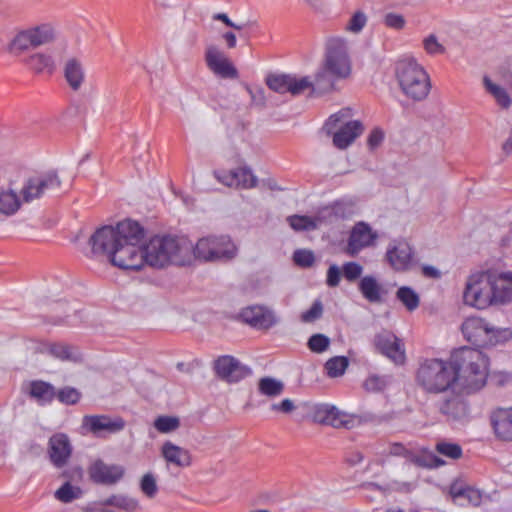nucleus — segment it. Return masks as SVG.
I'll return each instance as SVG.
<instances>
[{
    "mask_svg": "<svg viewBox=\"0 0 512 512\" xmlns=\"http://www.w3.org/2000/svg\"><path fill=\"white\" fill-rule=\"evenodd\" d=\"M89 244L94 255L107 256L119 269L145 268L144 230L137 222L126 220L116 227H103L91 236Z\"/></svg>",
    "mask_w": 512,
    "mask_h": 512,
    "instance_id": "nucleus-1",
    "label": "nucleus"
},
{
    "mask_svg": "<svg viewBox=\"0 0 512 512\" xmlns=\"http://www.w3.org/2000/svg\"><path fill=\"white\" fill-rule=\"evenodd\" d=\"M462 299L466 306L485 310L512 301V288L505 284L502 272L478 270L468 276Z\"/></svg>",
    "mask_w": 512,
    "mask_h": 512,
    "instance_id": "nucleus-2",
    "label": "nucleus"
},
{
    "mask_svg": "<svg viewBox=\"0 0 512 512\" xmlns=\"http://www.w3.org/2000/svg\"><path fill=\"white\" fill-rule=\"evenodd\" d=\"M145 267L165 268L171 265H190L187 240L155 236L144 240Z\"/></svg>",
    "mask_w": 512,
    "mask_h": 512,
    "instance_id": "nucleus-3",
    "label": "nucleus"
},
{
    "mask_svg": "<svg viewBox=\"0 0 512 512\" xmlns=\"http://www.w3.org/2000/svg\"><path fill=\"white\" fill-rule=\"evenodd\" d=\"M352 43L349 39L336 36L326 42L322 70L316 73L315 82L321 84L326 77L332 81L347 80L353 73L351 56Z\"/></svg>",
    "mask_w": 512,
    "mask_h": 512,
    "instance_id": "nucleus-4",
    "label": "nucleus"
},
{
    "mask_svg": "<svg viewBox=\"0 0 512 512\" xmlns=\"http://www.w3.org/2000/svg\"><path fill=\"white\" fill-rule=\"evenodd\" d=\"M395 78L401 92L413 101L424 100L430 93V76L414 58L400 59L396 63Z\"/></svg>",
    "mask_w": 512,
    "mask_h": 512,
    "instance_id": "nucleus-5",
    "label": "nucleus"
},
{
    "mask_svg": "<svg viewBox=\"0 0 512 512\" xmlns=\"http://www.w3.org/2000/svg\"><path fill=\"white\" fill-rule=\"evenodd\" d=\"M458 381L470 390L481 389L487 381L489 358L478 349L464 348L455 356Z\"/></svg>",
    "mask_w": 512,
    "mask_h": 512,
    "instance_id": "nucleus-6",
    "label": "nucleus"
},
{
    "mask_svg": "<svg viewBox=\"0 0 512 512\" xmlns=\"http://www.w3.org/2000/svg\"><path fill=\"white\" fill-rule=\"evenodd\" d=\"M416 383L428 393H441L454 387L458 381L455 364L440 359H427L416 371Z\"/></svg>",
    "mask_w": 512,
    "mask_h": 512,
    "instance_id": "nucleus-7",
    "label": "nucleus"
},
{
    "mask_svg": "<svg viewBox=\"0 0 512 512\" xmlns=\"http://www.w3.org/2000/svg\"><path fill=\"white\" fill-rule=\"evenodd\" d=\"M190 265L194 262H219L233 259L238 252L235 243L228 236H204L192 244L187 240Z\"/></svg>",
    "mask_w": 512,
    "mask_h": 512,
    "instance_id": "nucleus-8",
    "label": "nucleus"
},
{
    "mask_svg": "<svg viewBox=\"0 0 512 512\" xmlns=\"http://www.w3.org/2000/svg\"><path fill=\"white\" fill-rule=\"evenodd\" d=\"M351 117L352 110L345 108L331 115L326 123L328 130L333 133V144L339 149L350 146L363 132L361 122Z\"/></svg>",
    "mask_w": 512,
    "mask_h": 512,
    "instance_id": "nucleus-9",
    "label": "nucleus"
},
{
    "mask_svg": "<svg viewBox=\"0 0 512 512\" xmlns=\"http://www.w3.org/2000/svg\"><path fill=\"white\" fill-rule=\"evenodd\" d=\"M310 417L313 421L330 425L335 428H351L359 422V418L340 410L329 403H318L310 408Z\"/></svg>",
    "mask_w": 512,
    "mask_h": 512,
    "instance_id": "nucleus-10",
    "label": "nucleus"
},
{
    "mask_svg": "<svg viewBox=\"0 0 512 512\" xmlns=\"http://www.w3.org/2000/svg\"><path fill=\"white\" fill-rule=\"evenodd\" d=\"M61 180L54 170L36 172L24 182L21 195L24 202H31L40 198L46 191L59 188Z\"/></svg>",
    "mask_w": 512,
    "mask_h": 512,
    "instance_id": "nucleus-11",
    "label": "nucleus"
},
{
    "mask_svg": "<svg viewBox=\"0 0 512 512\" xmlns=\"http://www.w3.org/2000/svg\"><path fill=\"white\" fill-rule=\"evenodd\" d=\"M377 239V232L369 224L358 222L350 231L345 251L348 255L355 256L363 249L373 246Z\"/></svg>",
    "mask_w": 512,
    "mask_h": 512,
    "instance_id": "nucleus-12",
    "label": "nucleus"
},
{
    "mask_svg": "<svg viewBox=\"0 0 512 512\" xmlns=\"http://www.w3.org/2000/svg\"><path fill=\"white\" fill-rule=\"evenodd\" d=\"M88 475L97 484L114 485L123 479L125 468L119 464H108L97 459L89 465Z\"/></svg>",
    "mask_w": 512,
    "mask_h": 512,
    "instance_id": "nucleus-13",
    "label": "nucleus"
},
{
    "mask_svg": "<svg viewBox=\"0 0 512 512\" xmlns=\"http://www.w3.org/2000/svg\"><path fill=\"white\" fill-rule=\"evenodd\" d=\"M376 349L397 365H403L406 361V353L403 342L391 332H381L374 340Z\"/></svg>",
    "mask_w": 512,
    "mask_h": 512,
    "instance_id": "nucleus-14",
    "label": "nucleus"
},
{
    "mask_svg": "<svg viewBox=\"0 0 512 512\" xmlns=\"http://www.w3.org/2000/svg\"><path fill=\"white\" fill-rule=\"evenodd\" d=\"M205 63L210 71L222 78L235 79L238 77V71L217 46L211 45L205 50Z\"/></svg>",
    "mask_w": 512,
    "mask_h": 512,
    "instance_id": "nucleus-15",
    "label": "nucleus"
},
{
    "mask_svg": "<svg viewBox=\"0 0 512 512\" xmlns=\"http://www.w3.org/2000/svg\"><path fill=\"white\" fill-rule=\"evenodd\" d=\"M386 259L390 266L399 272L408 271L414 265L412 247L405 240L392 242L386 251Z\"/></svg>",
    "mask_w": 512,
    "mask_h": 512,
    "instance_id": "nucleus-16",
    "label": "nucleus"
},
{
    "mask_svg": "<svg viewBox=\"0 0 512 512\" xmlns=\"http://www.w3.org/2000/svg\"><path fill=\"white\" fill-rule=\"evenodd\" d=\"M47 451L49 459L55 467H64L72 455V445L68 436L63 433L54 434L49 439Z\"/></svg>",
    "mask_w": 512,
    "mask_h": 512,
    "instance_id": "nucleus-17",
    "label": "nucleus"
},
{
    "mask_svg": "<svg viewBox=\"0 0 512 512\" xmlns=\"http://www.w3.org/2000/svg\"><path fill=\"white\" fill-rule=\"evenodd\" d=\"M62 73L67 85L73 91H79L86 82V68L80 57L66 58Z\"/></svg>",
    "mask_w": 512,
    "mask_h": 512,
    "instance_id": "nucleus-18",
    "label": "nucleus"
},
{
    "mask_svg": "<svg viewBox=\"0 0 512 512\" xmlns=\"http://www.w3.org/2000/svg\"><path fill=\"white\" fill-rule=\"evenodd\" d=\"M216 374L227 382H238L245 378L250 370L241 365L235 358L231 356H222L215 362Z\"/></svg>",
    "mask_w": 512,
    "mask_h": 512,
    "instance_id": "nucleus-19",
    "label": "nucleus"
},
{
    "mask_svg": "<svg viewBox=\"0 0 512 512\" xmlns=\"http://www.w3.org/2000/svg\"><path fill=\"white\" fill-rule=\"evenodd\" d=\"M488 321L485 318L472 316L466 318L461 325V332L464 339L478 347L484 345L486 333L488 332Z\"/></svg>",
    "mask_w": 512,
    "mask_h": 512,
    "instance_id": "nucleus-20",
    "label": "nucleus"
},
{
    "mask_svg": "<svg viewBox=\"0 0 512 512\" xmlns=\"http://www.w3.org/2000/svg\"><path fill=\"white\" fill-rule=\"evenodd\" d=\"M241 317L258 329H269L277 323L274 312L264 306H249L242 310Z\"/></svg>",
    "mask_w": 512,
    "mask_h": 512,
    "instance_id": "nucleus-21",
    "label": "nucleus"
},
{
    "mask_svg": "<svg viewBox=\"0 0 512 512\" xmlns=\"http://www.w3.org/2000/svg\"><path fill=\"white\" fill-rule=\"evenodd\" d=\"M490 422L493 432L499 440L512 442V407L493 410Z\"/></svg>",
    "mask_w": 512,
    "mask_h": 512,
    "instance_id": "nucleus-22",
    "label": "nucleus"
},
{
    "mask_svg": "<svg viewBox=\"0 0 512 512\" xmlns=\"http://www.w3.org/2000/svg\"><path fill=\"white\" fill-rule=\"evenodd\" d=\"M160 453L168 466L186 468L192 463L190 452L172 441H165L160 447Z\"/></svg>",
    "mask_w": 512,
    "mask_h": 512,
    "instance_id": "nucleus-23",
    "label": "nucleus"
},
{
    "mask_svg": "<svg viewBox=\"0 0 512 512\" xmlns=\"http://www.w3.org/2000/svg\"><path fill=\"white\" fill-rule=\"evenodd\" d=\"M82 426L85 430L94 434L102 432L114 433L124 428V421L121 418H109L107 416H85Z\"/></svg>",
    "mask_w": 512,
    "mask_h": 512,
    "instance_id": "nucleus-24",
    "label": "nucleus"
},
{
    "mask_svg": "<svg viewBox=\"0 0 512 512\" xmlns=\"http://www.w3.org/2000/svg\"><path fill=\"white\" fill-rule=\"evenodd\" d=\"M23 202L21 193L19 194L12 187L0 188V215L6 217L15 215Z\"/></svg>",
    "mask_w": 512,
    "mask_h": 512,
    "instance_id": "nucleus-25",
    "label": "nucleus"
},
{
    "mask_svg": "<svg viewBox=\"0 0 512 512\" xmlns=\"http://www.w3.org/2000/svg\"><path fill=\"white\" fill-rule=\"evenodd\" d=\"M36 44L27 28L19 30L11 39L8 45V51L11 55L20 58L26 57L30 48H36Z\"/></svg>",
    "mask_w": 512,
    "mask_h": 512,
    "instance_id": "nucleus-26",
    "label": "nucleus"
},
{
    "mask_svg": "<svg viewBox=\"0 0 512 512\" xmlns=\"http://www.w3.org/2000/svg\"><path fill=\"white\" fill-rule=\"evenodd\" d=\"M29 69L37 72H48L54 71L56 64L54 57L51 54L45 52H35L27 55L21 60Z\"/></svg>",
    "mask_w": 512,
    "mask_h": 512,
    "instance_id": "nucleus-27",
    "label": "nucleus"
},
{
    "mask_svg": "<svg viewBox=\"0 0 512 512\" xmlns=\"http://www.w3.org/2000/svg\"><path fill=\"white\" fill-rule=\"evenodd\" d=\"M37 47L53 42L57 37L56 25L52 22H41L27 27Z\"/></svg>",
    "mask_w": 512,
    "mask_h": 512,
    "instance_id": "nucleus-28",
    "label": "nucleus"
},
{
    "mask_svg": "<svg viewBox=\"0 0 512 512\" xmlns=\"http://www.w3.org/2000/svg\"><path fill=\"white\" fill-rule=\"evenodd\" d=\"M487 330L483 348L502 345L512 339V330L508 327H495L488 321Z\"/></svg>",
    "mask_w": 512,
    "mask_h": 512,
    "instance_id": "nucleus-29",
    "label": "nucleus"
},
{
    "mask_svg": "<svg viewBox=\"0 0 512 512\" xmlns=\"http://www.w3.org/2000/svg\"><path fill=\"white\" fill-rule=\"evenodd\" d=\"M105 506H113L125 512H134L139 508V501L130 495L114 494L103 501Z\"/></svg>",
    "mask_w": 512,
    "mask_h": 512,
    "instance_id": "nucleus-30",
    "label": "nucleus"
},
{
    "mask_svg": "<svg viewBox=\"0 0 512 512\" xmlns=\"http://www.w3.org/2000/svg\"><path fill=\"white\" fill-rule=\"evenodd\" d=\"M325 216L309 217L304 215H293L287 218L291 228L295 231H309L322 224Z\"/></svg>",
    "mask_w": 512,
    "mask_h": 512,
    "instance_id": "nucleus-31",
    "label": "nucleus"
},
{
    "mask_svg": "<svg viewBox=\"0 0 512 512\" xmlns=\"http://www.w3.org/2000/svg\"><path fill=\"white\" fill-rule=\"evenodd\" d=\"M359 289L362 295L370 302H378L381 300L382 287L372 276H366L361 279Z\"/></svg>",
    "mask_w": 512,
    "mask_h": 512,
    "instance_id": "nucleus-32",
    "label": "nucleus"
},
{
    "mask_svg": "<svg viewBox=\"0 0 512 512\" xmlns=\"http://www.w3.org/2000/svg\"><path fill=\"white\" fill-rule=\"evenodd\" d=\"M30 394L40 403L51 402L55 396L56 391L53 385L44 381H34L30 386Z\"/></svg>",
    "mask_w": 512,
    "mask_h": 512,
    "instance_id": "nucleus-33",
    "label": "nucleus"
},
{
    "mask_svg": "<svg viewBox=\"0 0 512 512\" xmlns=\"http://www.w3.org/2000/svg\"><path fill=\"white\" fill-rule=\"evenodd\" d=\"M483 82L487 92L494 98L500 107L508 108L511 105V98L502 86L488 77H485Z\"/></svg>",
    "mask_w": 512,
    "mask_h": 512,
    "instance_id": "nucleus-34",
    "label": "nucleus"
},
{
    "mask_svg": "<svg viewBox=\"0 0 512 512\" xmlns=\"http://www.w3.org/2000/svg\"><path fill=\"white\" fill-rule=\"evenodd\" d=\"M441 411L454 420H461L469 415L468 405L460 399H451L445 402Z\"/></svg>",
    "mask_w": 512,
    "mask_h": 512,
    "instance_id": "nucleus-35",
    "label": "nucleus"
},
{
    "mask_svg": "<svg viewBox=\"0 0 512 512\" xmlns=\"http://www.w3.org/2000/svg\"><path fill=\"white\" fill-rule=\"evenodd\" d=\"M396 298L410 312L416 310L420 304L419 294L409 286H401L396 292Z\"/></svg>",
    "mask_w": 512,
    "mask_h": 512,
    "instance_id": "nucleus-36",
    "label": "nucleus"
},
{
    "mask_svg": "<svg viewBox=\"0 0 512 512\" xmlns=\"http://www.w3.org/2000/svg\"><path fill=\"white\" fill-rule=\"evenodd\" d=\"M388 454L394 455V456H403L407 460L411 462H415L418 465H425V466H440L443 464L441 460L438 458L431 456V459L421 462L419 459L414 458L412 453H410L405 447H403L401 444L395 443L392 444L388 449Z\"/></svg>",
    "mask_w": 512,
    "mask_h": 512,
    "instance_id": "nucleus-37",
    "label": "nucleus"
},
{
    "mask_svg": "<svg viewBox=\"0 0 512 512\" xmlns=\"http://www.w3.org/2000/svg\"><path fill=\"white\" fill-rule=\"evenodd\" d=\"M153 426L161 434H171L180 427V418L173 415H160L154 419Z\"/></svg>",
    "mask_w": 512,
    "mask_h": 512,
    "instance_id": "nucleus-38",
    "label": "nucleus"
},
{
    "mask_svg": "<svg viewBox=\"0 0 512 512\" xmlns=\"http://www.w3.org/2000/svg\"><path fill=\"white\" fill-rule=\"evenodd\" d=\"M47 352L60 360H77L78 355L72 347L63 343H51L47 345Z\"/></svg>",
    "mask_w": 512,
    "mask_h": 512,
    "instance_id": "nucleus-39",
    "label": "nucleus"
},
{
    "mask_svg": "<svg viewBox=\"0 0 512 512\" xmlns=\"http://www.w3.org/2000/svg\"><path fill=\"white\" fill-rule=\"evenodd\" d=\"M452 496L454 501L459 502L460 504L467 502L472 505H478L482 499L481 492L472 487H466L458 491H453Z\"/></svg>",
    "mask_w": 512,
    "mask_h": 512,
    "instance_id": "nucleus-40",
    "label": "nucleus"
},
{
    "mask_svg": "<svg viewBox=\"0 0 512 512\" xmlns=\"http://www.w3.org/2000/svg\"><path fill=\"white\" fill-rule=\"evenodd\" d=\"M422 47L429 56H440L446 52L444 44L435 34H428L422 40Z\"/></svg>",
    "mask_w": 512,
    "mask_h": 512,
    "instance_id": "nucleus-41",
    "label": "nucleus"
},
{
    "mask_svg": "<svg viewBox=\"0 0 512 512\" xmlns=\"http://www.w3.org/2000/svg\"><path fill=\"white\" fill-rule=\"evenodd\" d=\"M314 88V83L309 76L290 75L289 93L301 94Z\"/></svg>",
    "mask_w": 512,
    "mask_h": 512,
    "instance_id": "nucleus-42",
    "label": "nucleus"
},
{
    "mask_svg": "<svg viewBox=\"0 0 512 512\" xmlns=\"http://www.w3.org/2000/svg\"><path fill=\"white\" fill-rule=\"evenodd\" d=\"M82 495V490L78 486H74L69 482L63 484L58 490L55 492V497L64 503L71 502Z\"/></svg>",
    "mask_w": 512,
    "mask_h": 512,
    "instance_id": "nucleus-43",
    "label": "nucleus"
},
{
    "mask_svg": "<svg viewBox=\"0 0 512 512\" xmlns=\"http://www.w3.org/2000/svg\"><path fill=\"white\" fill-rule=\"evenodd\" d=\"M368 17L361 10L355 11L345 25V30L352 34H359L366 26Z\"/></svg>",
    "mask_w": 512,
    "mask_h": 512,
    "instance_id": "nucleus-44",
    "label": "nucleus"
},
{
    "mask_svg": "<svg viewBox=\"0 0 512 512\" xmlns=\"http://www.w3.org/2000/svg\"><path fill=\"white\" fill-rule=\"evenodd\" d=\"M348 366L346 357L337 356L329 359L325 364V369L329 377H339L344 374Z\"/></svg>",
    "mask_w": 512,
    "mask_h": 512,
    "instance_id": "nucleus-45",
    "label": "nucleus"
},
{
    "mask_svg": "<svg viewBox=\"0 0 512 512\" xmlns=\"http://www.w3.org/2000/svg\"><path fill=\"white\" fill-rule=\"evenodd\" d=\"M259 391L268 397H276L283 391V383L273 378H263L259 382Z\"/></svg>",
    "mask_w": 512,
    "mask_h": 512,
    "instance_id": "nucleus-46",
    "label": "nucleus"
},
{
    "mask_svg": "<svg viewBox=\"0 0 512 512\" xmlns=\"http://www.w3.org/2000/svg\"><path fill=\"white\" fill-rule=\"evenodd\" d=\"M267 85L270 89L278 93L289 92L290 75L275 74L267 77Z\"/></svg>",
    "mask_w": 512,
    "mask_h": 512,
    "instance_id": "nucleus-47",
    "label": "nucleus"
},
{
    "mask_svg": "<svg viewBox=\"0 0 512 512\" xmlns=\"http://www.w3.org/2000/svg\"><path fill=\"white\" fill-rule=\"evenodd\" d=\"M235 182V187L250 189L257 185V178L249 169L236 168Z\"/></svg>",
    "mask_w": 512,
    "mask_h": 512,
    "instance_id": "nucleus-48",
    "label": "nucleus"
},
{
    "mask_svg": "<svg viewBox=\"0 0 512 512\" xmlns=\"http://www.w3.org/2000/svg\"><path fill=\"white\" fill-rule=\"evenodd\" d=\"M140 489L148 498H154L158 492L157 479L152 473H145L140 479Z\"/></svg>",
    "mask_w": 512,
    "mask_h": 512,
    "instance_id": "nucleus-49",
    "label": "nucleus"
},
{
    "mask_svg": "<svg viewBox=\"0 0 512 512\" xmlns=\"http://www.w3.org/2000/svg\"><path fill=\"white\" fill-rule=\"evenodd\" d=\"M55 397L65 405H74L81 399V393L78 389L67 386L60 389Z\"/></svg>",
    "mask_w": 512,
    "mask_h": 512,
    "instance_id": "nucleus-50",
    "label": "nucleus"
},
{
    "mask_svg": "<svg viewBox=\"0 0 512 512\" xmlns=\"http://www.w3.org/2000/svg\"><path fill=\"white\" fill-rule=\"evenodd\" d=\"M383 24L389 29L401 31L406 27L407 21L402 14L389 12L383 16Z\"/></svg>",
    "mask_w": 512,
    "mask_h": 512,
    "instance_id": "nucleus-51",
    "label": "nucleus"
},
{
    "mask_svg": "<svg viewBox=\"0 0 512 512\" xmlns=\"http://www.w3.org/2000/svg\"><path fill=\"white\" fill-rule=\"evenodd\" d=\"M436 450L441 455L448 457L450 459H458L462 456V449L456 443H450L445 441L439 442L436 445Z\"/></svg>",
    "mask_w": 512,
    "mask_h": 512,
    "instance_id": "nucleus-52",
    "label": "nucleus"
},
{
    "mask_svg": "<svg viewBox=\"0 0 512 512\" xmlns=\"http://www.w3.org/2000/svg\"><path fill=\"white\" fill-rule=\"evenodd\" d=\"M330 339L323 334L312 335L308 340V347L312 352L322 353L328 349Z\"/></svg>",
    "mask_w": 512,
    "mask_h": 512,
    "instance_id": "nucleus-53",
    "label": "nucleus"
},
{
    "mask_svg": "<svg viewBox=\"0 0 512 512\" xmlns=\"http://www.w3.org/2000/svg\"><path fill=\"white\" fill-rule=\"evenodd\" d=\"M213 19L215 21L219 22L220 23L219 26H221L223 28L227 27V28H231L232 30H235V31H240V30L244 29V27H245L244 23L232 21L229 18V16L225 13L215 14L213 16Z\"/></svg>",
    "mask_w": 512,
    "mask_h": 512,
    "instance_id": "nucleus-54",
    "label": "nucleus"
},
{
    "mask_svg": "<svg viewBox=\"0 0 512 512\" xmlns=\"http://www.w3.org/2000/svg\"><path fill=\"white\" fill-rule=\"evenodd\" d=\"M322 311H323V307H322L321 302L316 301L313 303V305L311 306V308L309 310H307L306 312H304L301 315V319H302V321L307 322V323L313 322L321 316Z\"/></svg>",
    "mask_w": 512,
    "mask_h": 512,
    "instance_id": "nucleus-55",
    "label": "nucleus"
},
{
    "mask_svg": "<svg viewBox=\"0 0 512 512\" xmlns=\"http://www.w3.org/2000/svg\"><path fill=\"white\" fill-rule=\"evenodd\" d=\"M215 176L219 182L222 184L234 187L235 186V179H236V169L232 170H220L215 172Z\"/></svg>",
    "mask_w": 512,
    "mask_h": 512,
    "instance_id": "nucleus-56",
    "label": "nucleus"
},
{
    "mask_svg": "<svg viewBox=\"0 0 512 512\" xmlns=\"http://www.w3.org/2000/svg\"><path fill=\"white\" fill-rule=\"evenodd\" d=\"M362 270V266L356 262H349L343 266L344 276L349 281H353L360 277Z\"/></svg>",
    "mask_w": 512,
    "mask_h": 512,
    "instance_id": "nucleus-57",
    "label": "nucleus"
},
{
    "mask_svg": "<svg viewBox=\"0 0 512 512\" xmlns=\"http://www.w3.org/2000/svg\"><path fill=\"white\" fill-rule=\"evenodd\" d=\"M295 262L304 267L311 266L314 262V255L309 250H298L294 253Z\"/></svg>",
    "mask_w": 512,
    "mask_h": 512,
    "instance_id": "nucleus-58",
    "label": "nucleus"
},
{
    "mask_svg": "<svg viewBox=\"0 0 512 512\" xmlns=\"http://www.w3.org/2000/svg\"><path fill=\"white\" fill-rule=\"evenodd\" d=\"M215 30L220 34L221 38L225 41L228 48L232 49L236 47L237 38L235 34V30L226 31L221 26H215Z\"/></svg>",
    "mask_w": 512,
    "mask_h": 512,
    "instance_id": "nucleus-59",
    "label": "nucleus"
},
{
    "mask_svg": "<svg viewBox=\"0 0 512 512\" xmlns=\"http://www.w3.org/2000/svg\"><path fill=\"white\" fill-rule=\"evenodd\" d=\"M384 139V133L379 129H374L370 132L367 138V144L371 149L377 148Z\"/></svg>",
    "mask_w": 512,
    "mask_h": 512,
    "instance_id": "nucleus-60",
    "label": "nucleus"
},
{
    "mask_svg": "<svg viewBox=\"0 0 512 512\" xmlns=\"http://www.w3.org/2000/svg\"><path fill=\"white\" fill-rule=\"evenodd\" d=\"M340 281V270L336 265H332L327 274V284L331 287L337 286Z\"/></svg>",
    "mask_w": 512,
    "mask_h": 512,
    "instance_id": "nucleus-61",
    "label": "nucleus"
},
{
    "mask_svg": "<svg viewBox=\"0 0 512 512\" xmlns=\"http://www.w3.org/2000/svg\"><path fill=\"white\" fill-rule=\"evenodd\" d=\"M315 12L323 13L326 11V3L324 0H299Z\"/></svg>",
    "mask_w": 512,
    "mask_h": 512,
    "instance_id": "nucleus-62",
    "label": "nucleus"
},
{
    "mask_svg": "<svg viewBox=\"0 0 512 512\" xmlns=\"http://www.w3.org/2000/svg\"><path fill=\"white\" fill-rule=\"evenodd\" d=\"M272 410L280 411L283 413H290L294 409V404L290 399H284L280 403L273 404L271 406Z\"/></svg>",
    "mask_w": 512,
    "mask_h": 512,
    "instance_id": "nucleus-63",
    "label": "nucleus"
},
{
    "mask_svg": "<svg viewBox=\"0 0 512 512\" xmlns=\"http://www.w3.org/2000/svg\"><path fill=\"white\" fill-rule=\"evenodd\" d=\"M382 385V381L378 377H370L366 380L365 386L368 390H377L380 389Z\"/></svg>",
    "mask_w": 512,
    "mask_h": 512,
    "instance_id": "nucleus-64",
    "label": "nucleus"
}]
</instances>
